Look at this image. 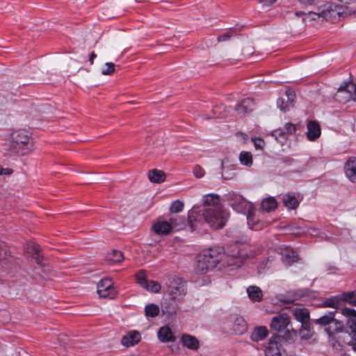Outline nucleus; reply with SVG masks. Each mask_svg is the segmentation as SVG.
<instances>
[{"label": "nucleus", "instance_id": "obj_35", "mask_svg": "<svg viewBox=\"0 0 356 356\" xmlns=\"http://www.w3.org/2000/svg\"><path fill=\"white\" fill-rule=\"evenodd\" d=\"M170 221L172 225V228L179 230L185 226L186 219L183 216H176L175 218H170Z\"/></svg>", "mask_w": 356, "mask_h": 356}, {"label": "nucleus", "instance_id": "obj_23", "mask_svg": "<svg viewBox=\"0 0 356 356\" xmlns=\"http://www.w3.org/2000/svg\"><path fill=\"white\" fill-rule=\"evenodd\" d=\"M280 334H277L280 338H282L285 341L291 343L294 342L297 337V332L292 327L289 328L286 327L282 331L278 332Z\"/></svg>", "mask_w": 356, "mask_h": 356}, {"label": "nucleus", "instance_id": "obj_5", "mask_svg": "<svg viewBox=\"0 0 356 356\" xmlns=\"http://www.w3.org/2000/svg\"><path fill=\"white\" fill-rule=\"evenodd\" d=\"M337 311H330L318 318L313 319V323L323 327L329 336L341 330L343 324L335 318Z\"/></svg>", "mask_w": 356, "mask_h": 356}, {"label": "nucleus", "instance_id": "obj_60", "mask_svg": "<svg viewBox=\"0 0 356 356\" xmlns=\"http://www.w3.org/2000/svg\"><path fill=\"white\" fill-rule=\"evenodd\" d=\"M341 356H350V355L348 354H346V353H343Z\"/></svg>", "mask_w": 356, "mask_h": 356}, {"label": "nucleus", "instance_id": "obj_24", "mask_svg": "<svg viewBox=\"0 0 356 356\" xmlns=\"http://www.w3.org/2000/svg\"><path fill=\"white\" fill-rule=\"evenodd\" d=\"M291 313L295 318L300 323L309 320V312L306 308L295 307L291 310Z\"/></svg>", "mask_w": 356, "mask_h": 356}, {"label": "nucleus", "instance_id": "obj_42", "mask_svg": "<svg viewBox=\"0 0 356 356\" xmlns=\"http://www.w3.org/2000/svg\"><path fill=\"white\" fill-rule=\"evenodd\" d=\"M184 209V203L180 200H175L172 202L170 210L172 213L181 212Z\"/></svg>", "mask_w": 356, "mask_h": 356}, {"label": "nucleus", "instance_id": "obj_7", "mask_svg": "<svg viewBox=\"0 0 356 356\" xmlns=\"http://www.w3.org/2000/svg\"><path fill=\"white\" fill-rule=\"evenodd\" d=\"M225 200L228 204L236 212L247 213L252 207V204L242 195L234 192H230L225 195Z\"/></svg>", "mask_w": 356, "mask_h": 356}, {"label": "nucleus", "instance_id": "obj_6", "mask_svg": "<svg viewBox=\"0 0 356 356\" xmlns=\"http://www.w3.org/2000/svg\"><path fill=\"white\" fill-rule=\"evenodd\" d=\"M334 12L335 11L332 9V5L330 3H325L315 8L314 10H310L308 13L296 12L295 14L297 16L300 14L303 15V21L306 23L312 20H316L321 17L327 19L332 16V13Z\"/></svg>", "mask_w": 356, "mask_h": 356}, {"label": "nucleus", "instance_id": "obj_30", "mask_svg": "<svg viewBox=\"0 0 356 356\" xmlns=\"http://www.w3.org/2000/svg\"><path fill=\"white\" fill-rule=\"evenodd\" d=\"M232 329L236 334H242L247 330L246 322L243 318L238 317L234 321Z\"/></svg>", "mask_w": 356, "mask_h": 356}, {"label": "nucleus", "instance_id": "obj_21", "mask_svg": "<svg viewBox=\"0 0 356 356\" xmlns=\"http://www.w3.org/2000/svg\"><path fill=\"white\" fill-rule=\"evenodd\" d=\"M254 108V102L250 98L243 99L240 104L236 106V111L239 114H245L252 111Z\"/></svg>", "mask_w": 356, "mask_h": 356}, {"label": "nucleus", "instance_id": "obj_56", "mask_svg": "<svg viewBox=\"0 0 356 356\" xmlns=\"http://www.w3.org/2000/svg\"><path fill=\"white\" fill-rule=\"evenodd\" d=\"M234 177V172H232V173H230L229 175H227H227H225V174H224V173H222V177L224 179H226V180L231 179H232Z\"/></svg>", "mask_w": 356, "mask_h": 356}, {"label": "nucleus", "instance_id": "obj_16", "mask_svg": "<svg viewBox=\"0 0 356 356\" xmlns=\"http://www.w3.org/2000/svg\"><path fill=\"white\" fill-rule=\"evenodd\" d=\"M268 334V330L266 326H256L253 328L250 338L254 342H259L264 340Z\"/></svg>", "mask_w": 356, "mask_h": 356}, {"label": "nucleus", "instance_id": "obj_29", "mask_svg": "<svg viewBox=\"0 0 356 356\" xmlns=\"http://www.w3.org/2000/svg\"><path fill=\"white\" fill-rule=\"evenodd\" d=\"M165 174L162 170L153 169L149 171L148 177L150 181L154 183H161L165 181Z\"/></svg>", "mask_w": 356, "mask_h": 356}, {"label": "nucleus", "instance_id": "obj_40", "mask_svg": "<svg viewBox=\"0 0 356 356\" xmlns=\"http://www.w3.org/2000/svg\"><path fill=\"white\" fill-rule=\"evenodd\" d=\"M341 314L346 316V317H348L350 318V320H348V327L349 326V321H353L355 322H356L355 320L356 319V310H355L354 309H351V308H343L341 309Z\"/></svg>", "mask_w": 356, "mask_h": 356}, {"label": "nucleus", "instance_id": "obj_33", "mask_svg": "<svg viewBox=\"0 0 356 356\" xmlns=\"http://www.w3.org/2000/svg\"><path fill=\"white\" fill-rule=\"evenodd\" d=\"M342 299L338 296H332L330 298H325L322 301V306L324 307H331L337 309L341 304Z\"/></svg>", "mask_w": 356, "mask_h": 356}, {"label": "nucleus", "instance_id": "obj_18", "mask_svg": "<svg viewBox=\"0 0 356 356\" xmlns=\"http://www.w3.org/2000/svg\"><path fill=\"white\" fill-rule=\"evenodd\" d=\"M181 341L183 346L191 350H197L200 348L199 340L193 335L184 334L181 336Z\"/></svg>", "mask_w": 356, "mask_h": 356}, {"label": "nucleus", "instance_id": "obj_58", "mask_svg": "<svg viewBox=\"0 0 356 356\" xmlns=\"http://www.w3.org/2000/svg\"><path fill=\"white\" fill-rule=\"evenodd\" d=\"M337 270V268L335 266L330 265L327 267V270L329 273H332L333 270Z\"/></svg>", "mask_w": 356, "mask_h": 356}, {"label": "nucleus", "instance_id": "obj_50", "mask_svg": "<svg viewBox=\"0 0 356 356\" xmlns=\"http://www.w3.org/2000/svg\"><path fill=\"white\" fill-rule=\"evenodd\" d=\"M253 141L257 149H261L264 145V141L261 138H255Z\"/></svg>", "mask_w": 356, "mask_h": 356}, {"label": "nucleus", "instance_id": "obj_37", "mask_svg": "<svg viewBox=\"0 0 356 356\" xmlns=\"http://www.w3.org/2000/svg\"><path fill=\"white\" fill-rule=\"evenodd\" d=\"M145 315L148 317H156L159 314V307L155 304H150L145 307Z\"/></svg>", "mask_w": 356, "mask_h": 356}, {"label": "nucleus", "instance_id": "obj_38", "mask_svg": "<svg viewBox=\"0 0 356 356\" xmlns=\"http://www.w3.org/2000/svg\"><path fill=\"white\" fill-rule=\"evenodd\" d=\"M272 135L277 141L282 144L284 143L288 136L283 128L274 130L272 133Z\"/></svg>", "mask_w": 356, "mask_h": 356}, {"label": "nucleus", "instance_id": "obj_54", "mask_svg": "<svg viewBox=\"0 0 356 356\" xmlns=\"http://www.w3.org/2000/svg\"><path fill=\"white\" fill-rule=\"evenodd\" d=\"M237 136L241 138V140H242L244 143L246 142V140H248V136L245 134H243V133H241V132H239L237 134Z\"/></svg>", "mask_w": 356, "mask_h": 356}, {"label": "nucleus", "instance_id": "obj_26", "mask_svg": "<svg viewBox=\"0 0 356 356\" xmlns=\"http://www.w3.org/2000/svg\"><path fill=\"white\" fill-rule=\"evenodd\" d=\"M154 231L157 234H168L172 229V225L170 222L160 221L155 223L153 226Z\"/></svg>", "mask_w": 356, "mask_h": 356}, {"label": "nucleus", "instance_id": "obj_14", "mask_svg": "<svg viewBox=\"0 0 356 356\" xmlns=\"http://www.w3.org/2000/svg\"><path fill=\"white\" fill-rule=\"evenodd\" d=\"M141 340V335L138 331L131 330L125 334L121 340V343L124 346H134Z\"/></svg>", "mask_w": 356, "mask_h": 356}, {"label": "nucleus", "instance_id": "obj_9", "mask_svg": "<svg viewBox=\"0 0 356 356\" xmlns=\"http://www.w3.org/2000/svg\"><path fill=\"white\" fill-rule=\"evenodd\" d=\"M97 293L101 298L113 299L117 294L110 278L101 280L97 284Z\"/></svg>", "mask_w": 356, "mask_h": 356}, {"label": "nucleus", "instance_id": "obj_17", "mask_svg": "<svg viewBox=\"0 0 356 356\" xmlns=\"http://www.w3.org/2000/svg\"><path fill=\"white\" fill-rule=\"evenodd\" d=\"M26 249L38 264L43 266L42 256L40 255V247L38 244L34 242H29L26 245Z\"/></svg>", "mask_w": 356, "mask_h": 356}, {"label": "nucleus", "instance_id": "obj_48", "mask_svg": "<svg viewBox=\"0 0 356 356\" xmlns=\"http://www.w3.org/2000/svg\"><path fill=\"white\" fill-rule=\"evenodd\" d=\"M193 211H191V213H189L188 214V222L189 223L191 224V227H192L193 229H195L197 225V220L195 219L194 215H193Z\"/></svg>", "mask_w": 356, "mask_h": 356}, {"label": "nucleus", "instance_id": "obj_53", "mask_svg": "<svg viewBox=\"0 0 356 356\" xmlns=\"http://www.w3.org/2000/svg\"><path fill=\"white\" fill-rule=\"evenodd\" d=\"M13 170L10 168H3L0 166V175H10Z\"/></svg>", "mask_w": 356, "mask_h": 356}, {"label": "nucleus", "instance_id": "obj_20", "mask_svg": "<svg viewBox=\"0 0 356 356\" xmlns=\"http://www.w3.org/2000/svg\"><path fill=\"white\" fill-rule=\"evenodd\" d=\"M307 136L309 140H315L321 136V128L318 123L315 121H309L307 123Z\"/></svg>", "mask_w": 356, "mask_h": 356}, {"label": "nucleus", "instance_id": "obj_41", "mask_svg": "<svg viewBox=\"0 0 356 356\" xmlns=\"http://www.w3.org/2000/svg\"><path fill=\"white\" fill-rule=\"evenodd\" d=\"M10 256L6 244L0 240V261L6 260Z\"/></svg>", "mask_w": 356, "mask_h": 356}, {"label": "nucleus", "instance_id": "obj_8", "mask_svg": "<svg viewBox=\"0 0 356 356\" xmlns=\"http://www.w3.org/2000/svg\"><path fill=\"white\" fill-rule=\"evenodd\" d=\"M266 356H286L285 350L279 342V337L274 334L270 338L268 345L265 349Z\"/></svg>", "mask_w": 356, "mask_h": 356}, {"label": "nucleus", "instance_id": "obj_32", "mask_svg": "<svg viewBox=\"0 0 356 356\" xmlns=\"http://www.w3.org/2000/svg\"><path fill=\"white\" fill-rule=\"evenodd\" d=\"M283 202L285 207L291 209H296L299 205V202L295 195L290 193L284 195Z\"/></svg>", "mask_w": 356, "mask_h": 356}, {"label": "nucleus", "instance_id": "obj_25", "mask_svg": "<svg viewBox=\"0 0 356 356\" xmlns=\"http://www.w3.org/2000/svg\"><path fill=\"white\" fill-rule=\"evenodd\" d=\"M158 337L162 342L175 341L176 338L171 330L166 326L161 327L158 332Z\"/></svg>", "mask_w": 356, "mask_h": 356}, {"label": "nucleus", "instance_id": "obj_31", "mask_svg": "<svg viewBox=\"0 0 356 356\" xmlns=\"http://www.w3.org/2000/svg\"><path fill=\"white\" fill-rule=\"evenodd\" d=\"M261 206L264 211L270 212L277 207V202L275 197H269L261 202Z\"/></svg>", "mask_w": 356, "mask_h": 356}, {"label": "nucleus", "instance_id": "obj_49", "mask_svg": "<svg viewBox=\"0 0 356 356\" xmlns=\"http://www.w3.org/2000/svg\"><path fill=\"white\" fill-rule=\"evenodd\" d=\"M232 37V34L229 32H227L222 35H220L218 37V42H224L230 39Z\"/></svg>", "mask_w": 356, "mask_h": 356}, {"label": "nucleus", "instance_id": "obj_63", "mask_svg": "<svg viewBox=\"0 0 356 356\" xmlns=\"http://www.w3.org/2000/svg\"><path fill=\"white\" fill-rule=\"evenodd\" d=\"M264 356H266V355Z\"/></svg>", "mask_w": 356, "mask_h": 356}, {"label": "nucleus", "instance_id": "obj_28", "mask_svg": "<svg viewBox=\"0 0 356 356\" xmlns=\"http://www.w3.org/2000/svg\"><path fill=\"white\" fill-rule=\"evenodd\" d=\"M254 213L255 210L252 207L250 209V213H244V215L246 216V219L250 228L252 229L258 230L261 228V226L260 222L256 220Z\"/></svg>", "mask_w": 356, "mask_h": 356}, {"label": "nucleus", "instance_id": "obj_47", "mask_svg": "<svg viewBox=\"0 0 356 356\" xmlns=\"http://www.w3.org/2000/svg\"><path fill=\"white\" fill-rule=\"evenodd\" d=\"M343 297L344 298H343V300L348 302L353 305L354 304V300L356 298L355 292L351 291V292L345 293H343Z\"/></svg>", "mask_w": 356, "mask_h": 356}, {"label": "nucleus", "instance_id": "obj_55", "mask_svg": "<svg viewBox=\"0 0 356 356\" xmlns=\"http://www.w3.org/2000/svg\"><path fill=\"white\" fill-rule=\"evenodd\" d=\"M352 88L353 91L351 92L353 99L356 100V84H353Z\"/></svg>", "mask_w": 356, "mask_h": 356}, {"label": "nucleus", "instance_id": "obj_44", "mask_svg": "<svg viewBox=\"0 0 356 356\" xmlns=\"http://www.w3.org/2000/svg\"><path fill=\"white\" fill-rule=\"evenodd\" d=\"M193 173L196 178H202L204 176V170L199 165H196L193 170Z\"/></svg>", "mask_w": 356, "mask_h": 356}, {"label": "nucleus", "instance_id": "obj_22", "mask_svg": "<svg viewBox=\"0 0 356 356\" xmlns=\"http://www.w3.org/2000/svg\"><path fill=\"white\" fill-rule=\"evenodd\" d=\"M204 206L208 208L222 207L220 205V196L217 194H207L203 197Z\"/></svg>", "mask_w": 356, "mask_h": 356}, {"label": "nucleus", "instance_id": "obj_62", "mask_svg": "<svg viewBox=\"0 0 356 356\" xmlns=\"http://www.w3.org/2000/svg\"><path fill=\"white\" fill-rule=\"evenodd\" d=\"M215 113L214 115H216V111H214ZM219 116L218 115H215V118H218Z\"/></svg>", "mask_w": 356, "mask_h": 356}, {"label": "nucleus", "instance_id": "obj_19", "mask_svg": "<svg viewBox=\"0 0 356 356\" xmlns=\"http://www.w3.org/2000/svg\"><path fill=\"white\" fill-rule=\"evenodd\" d=\"M282 259L288 266L297 262L299 259L297 253L291 248H286L282 252Z\"/></svg>", "mask_w": 356, "mask_h": 356}, {"label": "nucleus", "instance_id": "obj_10", "mask_svg": "<svg viewBox=\"0 0 356 356\" xmlns=\"http://www.w3.org/2000/svg\"><path fill=\"white\" fill-rule=\"evenodd\" d=\"M137 283L148 291L158 293L161 290V284L153 280H147L145 272L143 270H140L136 274Z\"/></svg>", "mask_w": 356, "mask_h": 356}, {"label": "nucleus", "instance_id": "obj_11", "mask_svg": "<svg viewBox=\"0 0 356 356\" xmlns=\"http://www.w3.org/2000/svg\"><path fill=\"white\" fill-rule=\"evenodd\" d=\"M296 92L291 89L285 91V97H279L277 100V107L284 112L288 111L293 107L296 100Z\"/></svg>", "mask_w": 356, "mask_h": 356}, {"label": "nucleus", "instance_id": "obj_1", "mask_svg": "<svg viewBox=\"0 0 356 356\" xmlns=\"http://www.w3.org/2000/svg\"><path fill=\"white\" fill-rule=\"evenodd\" d=\"M220 261L223 266L232 267V268L241 267L248 257H254L255 253L248 252L243 244L235 243L227 248L225 252L222 247L220 252Z\"/></svg>", "mask_w": 356, "mask_h": 356}, {"label": "nucleus", "instance_id": "obj_39", "mask_svg": "<svg viewBox=\"0 0 356 356\" xmlns=\"http://www.w3.org/2000/svg\"><path fill=\"white\" fill-rule=\"evenodd\" d=\"M239 159L241 163L245 165H251L252 163V156L250 152H241Z\"/></svg>", "mask_w": 356, "mask_h": 356}, {"label": "nucleus", "instance_id": "obj_59", "mask_svg": "<svg viewBox=\"0 0 356 356\" xmlns=\"http://www.w3.org/2000/svg\"><path fill=\"white\" fill-rule=\"evenodd\" d=\"M339 1L344 3L346 4H349L352 2H353L355 0H339Z\"/></svg>", "mask_w": 356, "mask_h": 356}, {"label": "nucleus", "instance_id": "obj_46", "mask_svg": "<svg viewBox=\"0 0 356 356\" xmlns=\"http://www.w3.org/2000/svg\"><path fill=\"white\" fill-rule=\"evenodd\" d=\"M283 129H284L287 136L294 134L296 131L295 124L291 122L286 123Z\"/></svg>", "mask_w": 356, "mask_h": 356}, {"label": "nucleus", "instance_id": "obj_4", "mask_svg": "<svg viewBox=\"0 0 356 356\" xmlns=\"http://www.w3.org/2000/svg\"><path fill=\"white\" fill-rule=\"evenodd\" d=\"M202 212L205 222L215 229L222 228L229 217L228 212L222 207L205 208Z\"/></svg>", "mask_w": 356, "mask_h": 356}, {"label": "nucleus", "instance_id": "obj_36", "mask_svg": "<svg viewBox=\"0 0 356 356\" xmlns=\"http://www.w3.org/2000/svg\"><path fill=\"white\" fill-rule=\"evenodd\" d=\"M351 336L353 342L352 346L355 351H356V322L353 321H349L348 330L347 331Z\"/></svg>", "mask_w": 356, "mask_h": 356}, {"label": "nucleus", "instance_id": "obj_43", "mask_svg": "<svg viewBox=\"0 0 356 356\" xmlns=\"http://www.w3.org/2000/svg\"><path fill=\"white\" fill-rule=\"evenodd\" d=\"M314 334L313 330L300 329L299 335L302 339H309Z\"/></svg>", "mask_w": 356, "mask_h": 356}, {"label": "nucleus", "instance_id": "obj_61", "mask_svg": "<svg viewBox=\"0 0 356 356\" xmlns=\"http://www.w3.org/2000/svg\"><path fill=\"white\" fill-rule=\"evenodd\" d=\"M353 305L356 306V297H355V299L354 300V304Z\"/></svg>", "mask_w": 356, "mask_h": 356}, {"label": "nucleus", "instance_id": "obj_57", "mask_svg": "<svg viewBox=\"0 0 356 356\" xmlns=\"http://www.w3.org/2000/svg\"><path fill=\"white\" fill-rule=\"evenodd\" d=\"M97 57V55L95 54L94 51H92L90 54V58H89V61L90 63V64L92 65L93 63V60L94 59Z\"/></svg>", "mask_w": 356, "mask_h": 356}, {"label": "nucleus", "instance_id": "obj_45", "mask_svg": "<svg viewBox=\"0 0 356 356\" xmlns=\"http://www.w3.org/2000/svg\"><path fill=\"white\" fill-rule=\"evenodd\" d=\"M106 69L102 70V74L104 75H111L115 71V65L113 63H106L105 64Z\"/></svg>", "mask_w": 356, "mask_h": 356}, {"label": "nucleus", "instance_id": "obj_3", "mask_svg": "<svg viewBox=\"0 0 356 356\" xmlns=\"http://www.w3.org/2000/svg\"><path fill=\"white\" fill-rule=\"evenodd\" d=\"M32 147L31 139L26 130H18L12 134L9 143V151L11 154L25 155Z\"/></svg>", "mask_w": 356, "mask_h": 356}, {"label": "nucleus", "instance_id": "obj_52", "mask_svg": "<svg viewBox=\"0 0 356 356\" xmlns=\"http://www.w3.org/2000/svg\"><path fill=\"white\" fill-rule=\"evenodd\" d=\"M302 323L300 329H307V330H313L312 325L309 322V320H307V321H304Z\"/></svg>", "mask_w": 356, "mask_h": 356}, {"label": "nucleus", "instance_id": "obj_15", "mask_svg": "<svg viewBox=\"0 0 356 356\" xmlns=\"http://www.w3.org/2000/svg\"><path fill=\"white\" fill-rule=\"evenodd\" d=\"M346 177L353 183L356 182V158L350 157L344 165Z\"/></svg>", "mask_w": 356, "mask_h": 356}, {"label": "nucleus", "instance_id": "obj_13", "mask_svg": "<svg viewBox=\"0 0 356 356\" xmlns=\"http://www.w3.org/2000/svg\"><path fill=\"white\" fill-rule=\"evenodd\" d=\"M168 292L172 299L182 298L186 293L185 284L173 280L168 287Z\"/></svg>", "mask_w": 356, "mask_h": 356}, {"label": "nucleus", "instance_id": "obj_27", "mask_svg": "<svg viewBox=\"0 0 356 356\" xmlns=\"http://www.w3.org/2000/svg\"><path fill=\"white\" fill-rule=\"evenodd\" d=\"M248 297L253 302H260L262 300L263 294L259 287L250 286L247 289Z\"/></svg>", "mask_w": 356, "mask_h": 356}, {"label": "nucleus", "instance_id": "obj_12", "mask_svg": "<svg viewBox=\"0 0 356 356\" xmlns=\"http://www.w3.org/2000/svg\"><path fill=\"white\" fill-rule=\"evenodd\" d=\"M291 324L289 316L286 314H280L272 318L270 327L272 330L279 332Z\"/></svg>", "mask_w": 356, "mask_h": 356}, {"label": "nucleus", "instance_id": "obj_2", "mask_svg": "<svg viewBox=\"0 0 356 356\" xmlns=\"http://www.w3.org/2000/svg\"><path fill=\"white\" fill-rule=\"evenodd\" d=\"M222 247L216 246L204 250L197 256L194 266L196 273L203 275L213 270L220 261V252Z\"/></svg>", "mask_w": 356, "mask_h": 356}, {"label": "nucleus", "instance_id": "obj_51", "mask_svg": "<svg viewBox=\"0 0 356 356\" xmlns=\"http://www.w3.org/2000/svg\"><path fill=\"white\" fill-rule=\"evenodd\" d=\"M259 3L261 4L262 6H271L273 3H275L277 0H256Z\"/></svg>", "mask_w": 356, "mask_h": 356}, {"label": "nucleus", "instance_id": "obj_34", "mask_svg": "<svg viewBox=\"0 0 356 356\" xmlns=\"http://www.w3.org/2000/svg\"><path fill=\"white\" fill-rule=\"evenodd\" d=\"M107 260L113 264L121 262L124 259V256L122 252L119 250H113L106 256Z\"/></svg>", "mask_w": 356, "mask_h": 356}]
</instances>
